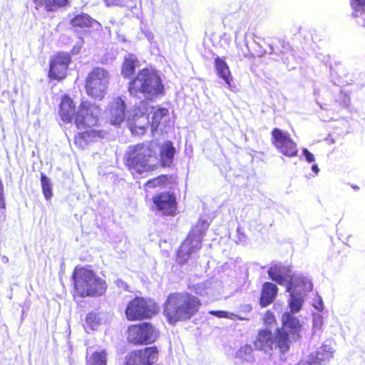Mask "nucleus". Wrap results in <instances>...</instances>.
Listing matches in <instances>:
<instances>
[{"label":"nucleus","instance_id":"f257e3e1","mask_svg":"<svg viewBox=\"0 0 365 365\" xmlns=\"http://www.w3.org/2000/svg\"><path fill=\"white\" fill-rule=\"evenodd\" d=\"M293 314L284 312L282 317V327L277 328L274 333L269 328L259 330L254 341L255 349L270 354L274 351L286 353L291 341L299 339L302 330L299 319Z\"/></svg>","mask_w":365,"mask_h":365},{"label":"nucleus","instance_id":"f03ea898","mask_svg":"<svg viewBox=\"0 0 365 365\" xmlns=\"http://www.w3.org/2000/svg\"><path fill=\"white\" fill-rule=\"evenodd\" d=\"M199 299L187 293L170 294L164 303L163 313L170 324L190 319L200 306Z\"/></svg>","mask_w":365,"mask_h":365},{"label":"nucleus","instance_id":"7ed1b4c3","mask_svg":"<svg viewBox=\"0 0 365 365\" xmlns=\"http://www.w3.org/2000/svg\"><path fill=\"white\" fill-rule=\"evenodd\" d=\"M128 91L130 96L140 98L142 95L147 99H152L163 94L164 86L155 71L143 68L129 82Z\"/></svg>","mask_w":365,"mask_h":365},{"label":"nucleus","instance_id":"20e7f679","mask_svg":"<svg viewBox=\"0 0 365 365\" xmlns=\"http://www.w3.org/2000/svg\"><path fill=\"white\" fill-rule=\"evenodd\" d=\"M75 290L81 297L102 295L106 289L105 280L90 269L76 268L73 274Z\"/></svg>","mask_w":365,"mask_h":365},{"label":"nucleus","instance_id":"39448f33","mask_svg":"<svg viewBox=\"0 0 365 365\" xmlns=\"http://www.w3.org/2000/svg\"><path fill=\"white\" fill-rule=\"evenodd\" d=\"M148 101H140L139 105L134 109L133 120L134 125L138 128L141 133L145 131V127L150 123L148 115L153 114L151 127L153 130L157 129L160 125L165 127L169 120V111L165 108L148 107Z\"/></svg>","mask_w":365,"mask_h":365},{"label":"nucleus","instance_id":"423d86ee","mask_svg":"<svg viewBox=\"0 0 365 365\" xmlns=\"http://www.w3.org/2000/svg\"><path fill=\"white\" fill-rule=\"evenodd\" d=\"M157 161L151 149L145 145L130 148L126 158L127 165L133 175H142L155 170Z\"/></svg>","mask_w":365,"mask_h":365},{"label":"nucleus","instance_id":"0eeeda50","mask_svg":"<svg viewBox=\"0 0 365 365\" xmlns=\"http://www.w3.org/2000/svg\"><path fill=\"white\" fill-rule=\"evenodd\" d=\"M208 227L209 224L206 220H200L192 228L178 251L177 262L179 264H185L201 249L202 240Z\"/></svg>","mask_w":365,"mask_h":365},{"label":"nucleus","instance_id":"6e6552de","mask_svg":"<svg viewBox=\"0 0 365 365\" xmlns=\"http://www.w3.org/2000/svg\"><path fill=\"white\" fill-rule=\"evenodd\" d=\"M208 227L209 224L206 220H200L192 228L178 251L177 262L179 264H185L201 249L202 240Z\"/></svg>","mask_w":365,"mask_h":365},{"label":"nucleus","instance_id":"1a4fd4ad","mask_svg":"<svg viewBox=\"0 0 365 365\" xmlns=\"http://www.w3.org/2000/svg\"><path fill=\"white\" fill-rule=\"evenodd\" d=\"M267 273L272 280L279 285H285L286 289H287V284L295 277L300 278V282H302L304 289L312 290L313 288L312 282L309 278L299 273H292L289 266L284 265L282 263L271 265Z\"/></svg>","mask_w":365,"mask_h":365},{"label":"nucleus","instance_id":"9d476101","mask_svg":"<svg viewBox=\"0 0 365 365\" xmlns=\"http://www.w3.org/2000/svg\"><path fill=\"white\" fill-rule=\"evenodd\" d=\"M109 74L103 68H94L88 76L86 83L87 94L98 100H101L106 94Z\"/></svg>","mask_w":365,"mask_h":365},{"label":"nucleus","instance_id":"9b49d317","mask_svg":"<svg viewBox=\"0 0 365 365\" xmlns=\"http://www.w3.org/2000/svg\"><path fill=\"white\" fill-rule=\"evenodd\" d=\"M157 313V304L151 299L135 297L129 302L125 314L129 320L152 317Z\"/></svg>","mask_w":365,"mask_h":365},{"label":"nucleus","instance_id":"f8f14e48","mask_svg":"<svg viewBox=\"0 0 365 365\" xmlns=\"http://www.w3.org/2000/svg\"><path fill=\"white\" fill-rule=\"evenodd\" d=\"M156 339V330L149 322L135 324L128 328V339L133 344H151Z\"/></svg>","mask_w":365,"mask_h":365},{"label":"nucleus","instance_id":"ddd939ff","mask_svg":"<svg viewBox=\"0 0 365 365\" xmlns=\"http://www.w3.org/2000/svg\"><path fill=\"white\" fill-rule=\"evenodd\" d=\"M98 108L88 101H83L75 115V124L79 130L91 128L98 122Z\"/></svg>","mask_w":365,"mask_h":365},{"label":"nucleus","instance_id":"4468645a","mask_svg":"<svg viewBox=\"0 0 365 365\" xmlns=\"http://www.w3.org/2000/svg\"><path fill=\"white\" fill-rule=\"evenodd\" d=\"M272 142L277 150L287 157L297 155V144L291 139L290 135L279 128H274L272 131Z\"/></svg>","mask_w":365,"mask_h":365},{"label":"nucleus","instance_id":"2eb2a0df","mask_svg":"<svg viewBox=\"0 0 365 365\" xmlns=\"http://www.w3.org/2000/svg\"><path fill=\"white\" fill-rule=\"evenodd\" d=\"M300 282V278L295 277L292 279L291 282L287 284V289L286 290L289 294L288 303L291 314L297 313L300 311L304 304L306 294L311 291L304 289L303 285Z\"/></svg>","mask_w":365,"mask_h":365},{"label":"nucleus","instance_id":"dca6fc26","mask_svg":"<svg viewBox=\"0 0 365 365\" xmlns=\"http://www.w3.org/2000/svg\"><path fill=\"white\" fill-rule=\"evenodd\" d=\"M158 358L156 347H146L143 349L133 351L125 357L126 365H152Z\"/></svg>","mask_w":365,"mask_h":365},{"label":"nucleus","instance_id":"f3484780","mask_svg":"<svg viewBox=\"0 0 365 365\" xmlns=\"http://www.w3.org/2000/svg\"><path fill=\"white\" fill-rule=\"evenodd\" d=\"M70 61L71 58L68 53H58L51 60L48 72L49 78L55 80H60L65 78Z\"/></svg>","mask_w":365,"mask_h":365},{"label":"nucleus","instance_id":"a211bd4d","mask_svg":"<svg viewBox=\"0 0 365 365\" xmlns=\"http://www.w3.org/2000/svg\"><path fill=\"white\" fill-rule=\"evenodd\" d=\"M333 353L334 349L330 345L324 344L296 365H323L329 361Z\"/></svg>","mask_w":365,"mask_h":365},{"label":"nucleus","instance_id":"6ab92c4d","mask_svg":"<svg viewBox=\"0 0 365 365\" xmlns=\"http://www.w3.org/2000/svg\"><path fill=\"white\" fill-rule=\"evenodd\" d=\"M133 113L135 112L133 111ZM110 122L113 125H119L120 124L125 118H128V123L130 125V130L132 132H134L136 128L134 125V121L133 120V116L134 114H128L125 113V105L124 101H123L120 98H116L112 103L110 108Z\"/></svg>","mask_w":365,"mask_h":365},{"label":"nucleus","instance_id":"aec40b11","mask_svg":"<svg viewBox=\"0 0 365 365\" xmlns=\"http://www.w3.org/2000/svg\"><path fill=\"white\" fill-rule=\"evenodd\" d=\"M153 202L158 209L165 215H172L176 210L175 197L169 192H162L153 198Z\"/></svg>","mask_w":365,"mask_h":365},{"label":"nucleus","instance_id":"412c9836","mask_svg":"<svg viewBox=\"0 0 365 365\" xmlns=\"http://www.w3.org/2000/svg\"><path fill=\"white\" fill-rule=\"evenodd\" d=\"M215 67L217 75L222 78L227 84V88L234 91L235 86L232 85V76L225 61L223 58L217 56L215 58Z\"/></svg>","mask_w":365,"mask_h":365},{"label":"nucleus","instance_id":"4be33fe9","mask_svg":"<svg viewBox=\"0 0 365 365\" xmlns=\"http://www.w3.org/2000/svg\"><path fill=\"white\" fill-rule=\"evenodd\" d=\"M277 292L278 288L274 283H264L260 297V304L262 307H267L275 299Z\"/></svg>","mask_w":365,"mask_h":365},{"label":"nucleus","instance_id":"5701e85b","mask_svg":"<svg viewBox=\"0 0 365 365\" xmlns=\"http://www.w3.org/2000/svg\"><path fill=\"white\" fill-rule=\"evenodd\" d=\"M59 114L62 120L65 123L71 122L75 115V107L73 101L67 96H64L61 99Z\"/></svg>","mask_w":365,"mask_h":365},{"label":"nucleus","instance_id":"b1692460","mask_svg":"<svg viewBox=\"0 0 365 365\" xmlns=\"http://www.w3.org/2000/svg\"><path fill=\"white\" fill-rule=\"evenodd\" d=\"M175 148L171 141L165 142L160 147V162L163 166L170 167L173 161Z\"/></svg>","mask_w":365,"mask_h":365},{"label":"nucleus","instance_id":"393cba45","mask_svg":"<svg viewBox=\"0 0 365 365\" xmlns=\"http://www.w3.org/2000/svg\"><path fill=\"white\" fill-rule=\"evenodd\" d=\"M139 61L137 56L133 53H128L124 57V61L122 66L121 73L125 78L131 76L135 68L138 66Z\"/></svg>","mask_w":365,"mask_h":365},{"label":"nucleus","instance_id":"a878e982","mask_svg":"<svg viewBox=\"0 0 365 365\" xmlns=\"http://www.w3.org/2000/svg\"><path fill=\"white\" fill-rule=\"evenodd\" d=\"M71 24L73 27H79L82 29L89 28L93 24H96L98 27H101V24L97 21L94 20L89 15L84 13L75 15L71 19Z\"/></svg>","mask_w":365,"mask_h":365},{"label":"nucleus","instance_id":"bb28decb","mask_svg":"<svg viewBox=\"0 0 365 365\" xmlns=\"http://www.w3.org/2000/svg\"><path fill=\"white\" fill-rule=\"evenodd\" d=\"M353 16L358 19L357 23L365 26V0H351Z\"/></svg>","mask_w":365,"mask_h":365},{"label":"nucleus","instance_id":"cd10ccee","mask_svg":"<svg viewBox=\"0 0 365 365\" xmlns=\"http://www.w3.org/2000/svg\"><path fill=\"white\" fill-rule=\"evenodd\" d=\"M235 358L241 362L251 363L254 361L255 356L253 354V349L251 345L245 344L237 350Z\"/></svg>","mask_w":365,"mask_h":365},{"label":"nucleus","instance_id":"c85d7f7f","mask_svg":"<svg viewBox=\"0 0 365 365\" xmlns=\"http://www.w3.org/2000/svg\"><path fill=\"white\" fill-rule=\"evenodd\" d=\"M106 352L104 350L95 351L87 359V365H106Z\"/></svg>","mask_w":365,"mask_h":365},{"label":"nucleus","instance_id":"c756f323","mask_svg":"<svg viewBox=\"0 0 365 365\" xmlns=\"http://www.w3.org/2000/svg\"><path fill=\"white\" fill-rule=\"evenodd\" d=\"M41 184L45 198L46 200H50L53 195L52 185L50 179L43 173L41 176Z\"/></svg>","mask_w":365,"mask_h":365},{"label":"nucleus","instance_id":"7c9ffc66","mask_svg":"<svg viewBox=\"0 0 365 365\" xmlns=\"http://www.w3.org/2000/svg\"><path fill=\"white\" fill-rule=\"evenodd\" d=\"M68 0H45V9L48 11H54L58 7L65 6Z\"/></svg>","mask_w":365,"mask_h":365},{"label":"nucleus","instance_id":"2f4dec72","mask_svg":"<svg viewBox=\"0 0 365 365\" xmlns=\"http://www.w3.org/2000/svg\"><path fill=\"white\" fill-rule=\"evenodd\" d=\"M167 180H168V178L166 175H159L157 178H155L153 179L148 180L145 185V189L146 188H155L158 186H160V185L164 184Z\"/></svg>","mask_w":365,"mask_h":365},{"label":"nucleus","instance_id":"473e14b6","mask_svg":"<svg viewBox=\"0 0 365 365\" xmlns=\"http://www.w3.org/2000/svg\"><path fill=\"white\" fill-rule=\"evenodd\" d=\"M257 38H259L254 35V43L258 48V49L256 51H257V54L259 56H262L266 53L272 54L274 53V48L271 44H268V49L267 50L263 48V46L260 44V43L257 41V40H256Z\"/></svg>","mask_w":365,"mask_h":365},{"label":"nucleus","instance_id":"72a5a7b5","mask_svg":"<svg viewBox=\"0 0 365 365\" xmlns=\"http://www.w3.org/2000/svg\"><path fill=\"white\" fill-rule=\"evenodd\" d=\"M86 323L91 329H95L98 324V317L96 313L91 312L86 317Z\"/></svg>","mask_w":365,"mask_h":365},{"label":"nucleus","instance_id":"f704fd0d","mask_svg":"<svg viewBox=\"0 0 365 365\" xmlns=\"http://www.w3.org/2000/svg\"><path fill=\"white\" fill-rule=\"evenodd\" d=\"M84 136L86 138V140L90 143L93 140H96L101 138V133L94 129H89L84 131Z\"/></svg>","mask_w":365,"mask_h":365},{"label":"nucleus","instance_id":"c9c22d12","mask_svg":"<svg viewBox=\"0 0 365 365\" xmlns=\"http://www.w3.org/2000/svg\"><path fill=\"white\" fill-rule=\"evenodd\" d=\"M75 143L78 146L81 148H84L86 145H87L89 143L86 140V137L84 136V132L79 133L75 137Z\"/></svg>","mask_w":365,"mask_h":365},{"label":"nucleus","instance_id":"e433bc0d","mask_svg":"<svg viewBox=\"0 0 365 365\" xmlns=\"http://www.w3.org/2000/svg\"><path fill=\"white\" fill-rule=\"evenodd\" d=\"M312 324L314 329H320L323 324L322 317L319 314L314 315Z\"/></svg>","mask_w":365,"mask_h":365},{"label":"nucleus","instance_id":"4c0bfd02","mask_svg":"<svg viewBox=\"0 0 365 365\" xmlns=\"http://www.w3.org/2000/svg\"><path fill=\"white\" fill-rule=\"evenodd\" d=\"M302 154L307 163H311L315 161L314 155L308 149L303 148Z\"/></svg>","mask_w":365,"mask_h":365},{"label":"nucleus","instance_id":"58836bf2","mask_svg":"<svg viewBox=\"0 0 365 365\" xmlns=\"http://www.w3.org/2000/svg\"><path fill=\"white\" fill-rule=\"evenodd\" d=\"M264 322L266 325L272 326V324L275 322L274 315L270 312H267L264 318Z\"/></svg>","mask_w":365,"mask_h":365},{"label":"nucleus","instance_id":"ea45409f","mask_svg":"<svg viewBox=\"0 0 365 365\" xmlns=\"http://www.w3.org/2000/svg\"><path fill=\"white\" fill-rule=\"evenodd\" d=\"M105 2L108 6H124L123 0H105Z\"/></svg>","mask_w":365,"mask_h":365},{"label":"nucleus","instance_id":"a19ab883","mask_svg":"<svg viewBox=\"0 0 365 365\" xmlns=\"http://www.w3.org/2000/svg\"><path fill=\"white\" fill-rule=\"evenodd\" d=\"M83 43V38H80L79 40L76 42V46L72 49L73 53H78L81 48Z\"/></svg>","mask_w":365,"mask_h":365},{"label":"nucleus","instance_id":"79ce46f5","mask_svg":"<svg viewBox=\"0 0 365 365\" xmlns=\"http://www.w3.org/2000/svg\"><path fill=\"white\" fill-rule=\"evenodd\" d=\"M194 290H195V292L199 295H202V294H204V292H205L204 286L202 284H197L195 286Z\"/></svg>","mask_w":365,"mask_h":365},{"label":"nucleus","instance_id":"37998d69","mask_svg":"<svg viewBox=\"0 0 365 365\" xmlns=\"http://www.w3.org/2000/svg\"><path fill=\"white\" fill-rule=\"evenodd\" d=\"M210 313L217 317L224 318L227 317V313L224 311H211Z\"/></svg>","mask_w":365,"mask_h":365},{"label":"nucleus","instance_id":"c03bdc74","mask_svg":"<svg viewBox=\"0 0 365 365\" xmlns=\"http://www.w3.org/2000/svg\"><path fill=\"white\" fill-rule=\"evenodd\" d=\"M34 1L36 9H39L41 7L45 8V0H34Z\"/></svg>","mask_w":365,"mask_h":365},{"label":"nucleus","instance_id":"a18cd8bd","mask_svg":"<svg viewBox=\"0 0 365 365\" xmlns=\"http://www.w3.org/2000/svg\"><path fill=\"white\" fill-rule=\"evenodd\" d=\"M115 284L119 288H122L123 289H127V284L125 282H123V280L118 279L115 281Z\"/></svg>","mask_w":365,"mask_h":365},{"label":"nucleus","instance_id":"49530a36","mask_svg":"<svg viewBox=\"0 0 365 365\" xmlns=\"http://www.w3.org/2000/svg\"><path fill=\"white\" fill-rule=\"evenodd\" d=\"M6 208V202L4 197V192L0 195V209L4 210Z\"/></svg>","mask_w":365,"mask_h":365},{"label":"nucleus","instance_id":"de8ad7c7","mask_svg":"<svg viewBox=\"0 0 365 365\" xmlns=\"http://www.w3.org/2000/svg\"><path fill=\"white\" fill-rule=\"evenodd\" d=\"M314 307L319 311H321L323 309V302L322 298L319 299L317 303L314 304Z\"/></svg>","mask_w":365,"mask_h":365},{"label":"nucleus","instance_id":"09e8293b","mask_svg":"<svg viewBox=\"0 0 365 365\" xmlns=\"http://www.w3.org/2000/svg\"><path fill=\"white\" fill-rule=\"evenodd\" d=\"M238 235H239V241L241 242H243L246 240V236L243 233H242L240 230V229H237V230Z\"/></svg>","mask_w":365,"mask_h":365},{"label":"nucleus","instance_id":"8fccbe9b","mask_svg":"<svg viewBox=\"0 0 365 365\" xmlns=\"http://www.w3.org/2000/svg\"><path fill=\"white\" fill-rule=\"evenodd\" d=\"M312 170L314 172V175H317L319 172V168L317 164H313L312 165Z\"/></svg>","mask_w":365,"mask_h":365},{"label":"nucleus","instance_id":"3c124183","mask_svg":"<svg viewBox=\"0 0 365 365\" xmlns=\"http://www.w3.org/2000/svg\"><path fill=\"white\" fill-rule=\"evenodd\" d=\"M247 34H245V36H244V41H245V45L246 46V48H247V53H250V48L247 45Z\"/></svg>","mask_w":365,"mask_h":365},{"label":"nucleus","instance_id":"603ef678","mask_svg":"<svg viewBox=\"0 0 365 365\" xmlns=\"http://www.w3.org/2000/svg\"><path fill=\"white\" fill-rule=\"evenodd\" d=\"M238 38H239V32H236L235 33V43H237V46H238V42H237Z\"/></svg>","mask_w":365,"mask_h":365}]
</instances>
